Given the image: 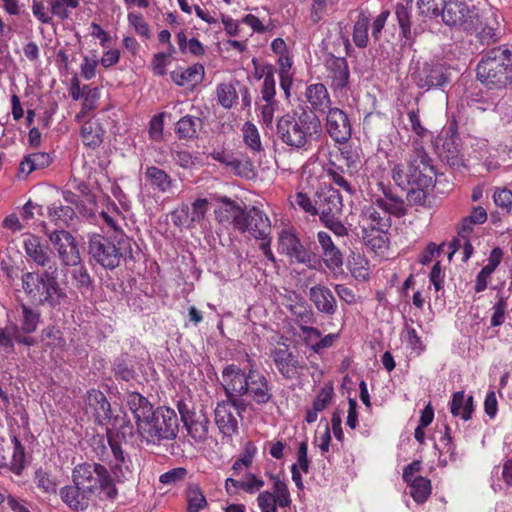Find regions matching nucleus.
<instances>
[{"label":"nucleus","mask_w":512,"mask_h":512,"mask_svg":"<svg viewBox=\"0 0 512 512\" xmlns=\"http://www.w3.org/2000/svg\"><path fill=\"white\" fill-rule=\"evenodd\" d=\"M34 481L37 487L45 493H54L56 491L55 481L42 468L35 471Z\"/></svg>","instance_id":"nucleus-58"},{"label":"nucleus","mask_w":512,"mask_h":512,"mask_svg":"<svg viewBox=\"0 0 512 512\" xmlns=\"http://www.w3.org/2000/svg\"><path fill=\"white\" fill-rule=\"evenodd\" d=\"M16 323H12L17 345L34 347L38 339L33 336L41 322V312L26 303H20L15 310Z\"/></svg>","instance_id":"nucleus-11"},{"label":"nucleus","mask_w":512,"mask_h":512,"mask_svg":"<svg viewBox=\"0 0 512 512\" xmlns=\"http://www.w3.org/2000/svg\"><path fill=\"white\" fill-rule=\"evenodd\" d=\"M113 371L117 379H121L127 382L132 380L135 376L132 365L127 363L124 358L115 359L113 363Z\"/></svg>","instance_id":"nucleus-59"},{"label":"nucleus","mask_w":512,"mask_h":512,"mask_svg":"<svg viewBox=\"0 0 512 512\" xmlns=\"http://www.w3.org/2000/svg\"><path fill=\"white\" fill-rule=\"evenodd\" d=\"M406 162L407 169L402 164H396L392 169V179L397 186L404 190L410 186H434L437 172L421 141H412Z\"/></svg>","instance_id":"nucleus-5"},{"label":"nucleus","mask_w":512,"mask_h":512,"mask_svg":"<svg viewBox=\"0 0 512 512\" xmlns=\"http://www.w3.org/2000/svg\"><path fill=\"white\" fill-rule=\"evenodd\" d=\"M477 78L489 87L512 84V51L499 46L487 51L477 65Z\"/></svg>","instance_id":"nucleus-8"},{"label":"nucleus","mask_w":512,"mask_h":512,"mask_svg":"<svg viewBox=\"0 0 512 512\" xmlns=\"http://www.w3.org/2000/svg\"><path fill=\"white\" fill-rule=\"evenodd\" d=\"M507 309V298L499 293L497 295V301L493 306V314L491 317V326H501L505 321V312Z\"/></svg>","instance_id":"nucleus-56"},{"label":"nucleus","mask_w":512,"mask_h":512,"mask_svg":"<svg viewBox=\"0 0 512 512\" xmlns=\"http://www.w3.org/2000/svg\"><path fill=\"white\" fill-rule=\"evenodd\" d=\"M327 177L337 186L342 188L349 195H353L356 189L345 177V170L334 162H329L325 168Z\"/></svg>","instance_id":"nucleus-39"},{"label":"nucleus","mask_w":512,"mask_h":512,"mask_svg":"<svg viewBox=\"0 0 512 512\" xmlns=\"http://www.w3.org/2000/svg\"><path fill=\"white\" fill-rule=\"evenodd\" d=\"M359 223L364 234L369 230L386 233L391 227V217L378 207L375 199L372 204L363 207Z\"/></svg>","instance_id":"nucleus-20"},{"label":"nucleus","mask_w":512,"mask_h":512,"mask_svg":"<svg viewBox=\"0 0 512 512\" xmlns=\"http://www.w3.org/2000/svg\"><path fill=\"white\" fill-rule=\"evenodd\" d=\"M494 202L496 206L502 208L506 212H510L512 207V191L509 189H501L495 191Z\"/></svg>","instance_id":"nucleus-64"},{"label":"nucleus","mask_w":512,"mask_h":512,"mask_svg":"<svg viewBox=\"0 0 512 512\" xmlns=\"http://www.w3.org/2000/svg\"><path fill=\"white\" fill-rule=\"evenodd\" d=\"M72 480L92 496L98 493L101 498L114 500L118 495L109 470L99 463L76 465L72 471Z\"/></svg>","instance_id":"nucleus-9"},{"label":"nucleus","mask_w":512,"mask_h":512,"mask_svg":"<svg viewBox=\"0 0 512 512\" xmlns=\"http://www.w3.org/2000/svg\"><path fill=\"white\" fill-rule=\"evenodd\" d=\"M242 99V105L247 107L251 103V96L246 85L239 81L231 82L226 90V108H230L235 99Z\"/></svg>","instance_id":"nucleus-43"},{"label":"nucleus","mask_w":512,"mask_h":512,"mask_svg":"<svg viewBox=\"0 0 512 512\" xmlns=\"http://www.w3.org/2000/svg\"><path fill=\"white\" fill-rule=\"evenodd\" d=\"M467 32L475 34L481 44L489 45L500 39V31L498 28L491 25L488 21H483L479 12L477 13L475 22L473 23V28Z\"/></svg>","instance_id":"nucleus-32"},{"label":"nucleus","mask_w":512,"mask_h":512,"mask_svg":"<svg viewBox=\"0 0 512 512\" xmlns=\"http://www.w3.org/2000/svg\"><path fill=\"white\" fill-rule=\"evenodd\" d=\"M376 203L382 211H385L389 217L391 215L402 217L407 213V209L402 197L392 198L391 200H382V197H377Z\"/></svg>","instance_id":"nucleus-46"},{"label":"nucleus","mask_w":512,"mask_h":512,"mask_svg":"<svg viewBox=\"0 0 512 512\" xmlns=\"http://www.w3.org/2000/svg\"><path fill=\"white\" fill-rule=\"evenodd\" d=\"M327 80L334 93L346 94L350 83V70L344 57L329 55L325 60Z\"/></svg>","instance_id":"nucleus-18"},{"label":"nucleus","mask_w":512,"mask_h":512,"mask_svg":"<svg viewBox=\"0 0 512 512\" xmlns=\"http://www.w3.org/2000/svg\"><path fill=\"white\" fill-rule=\"evenodd\" d=\"M21 282L25 294L39 305L54 309L67 299V293L59 282L56 263L42 270L23 273Z\"/></svg>","instance_id":"nucleus-4"},{"label":"nucleus","mask_w":512,"mask_h":512,"mask_svg":"<svg viewBox=\"0 0 512 512\" xmlns=\"http://www.w3.org/2000/svg\"><path fill=\"white\" fill-rule=\"evenodd\" d=\"M210 205V202L206 198H198L192 204L190 207V217L192 219L193 224L201 222L205 214L208 210V207Z\"/></svg>","instance_id":"nucleus-62"},{"label":"nucleus","mask_w":512,"mask_h":512,"mask_svg":"<svg viewBox=\"0 0 512 512\" xmlns=\"http://www.w3.org/2000/svg\"><path fill=\"white\" fill-rule=\"evenodd\" d=\"M71 278L75 287L80 291L82 296L93 291V280L87 268L80 262L77 266H72Z\"/></svg>","instance_id":"nucleus-37"},{"label":"nucleus","mask_w":512,"mask_h":512,"mask_svg":"<svg viewBox=\"0 0 512 512\" xmlns=\"http://www.w3.org/2000/svg\"><path fill=\"white\" fill-rule=\"evenodd\" d=\"M127 405L143 442L148 445H160L163 441L176 438L179 422L173 409L165 406L154 408L152 403L138 392H132L127 396Z\"/></svg>","instance_id":"nucleus-2"},{"label":"nucleus","mask_w":512,"mask_h":512,"mask_svg":"<svg viewBox=\"0 0 512 512\" xmlns=\"http://www.w3.org/2000/svg\"><path fill=\"white\" fill-rule=\"evenodd\" d=\"M450 412L454 417H460L464 421L470 420L474 412L473 396H466L464 391L455 392L450 402Z\"/></svg>","instance_id":"nucleus-30"},{"label":"nucleus","mask_w":512,"mask_h":512,"mask_svg":"<svg viewBox=\"0 0 512 512\" xmlns=\"http://www.w3.org/2000/svg\"><path fill=\"white\" fill-rule=\"evenodd\" d=\"M11 442L13 444V454L7 469H9L13 474L20 476L27 464L25 447L15 435L11 438Z\"/></svg>","instance_id":"nucleus-36"},{"label":"nucleus","mask_w":512,"mask_h":512,"mask_svg":"<svg viewBox=\"0 0 512 512\" xmlns=\"http://www.w3.org/2000/svg\"><path fill=\"white\" fill-rule=\"evenodd\" d=\"M100 217L107 224L108 227L113 229L115 232H120L119 221L122 220V214L115 203L107 205L106 210L100 213Z\"/></svg>","instance_id":"nucleus-53"},{"label":"nucleus","mask_w":512,"mask_h":512,"mask_svg":"<svg viewBox=\"0 0 512 512\" xmlns=\"http://www.w3.org/2000/svg\"><path fill=\"white\" fill-rule=\"evenodd\" d=\"M305 97L315 111L325 112L331 108L329 93L326 86L322 83L308 85L305 91Z\"/></svg>","instance_id":"nucleus-29"},{"label":"nucleus","mask_w":512,"mask_h":512,"mask_svg":"<svg viewBox=\"0 0 512 512\" xmlns=\"http://www.w3.org/2000/svg\"><path fill=\"white\" fill-rule=\"evenodd\" d=\"M202 74L203 67L201 65H194L183 71H173L171 77L177 85L184 86L188 82L199 81Z\"/></svg>","instance_id":"nucleus-48"},{"label":"nucleus","mask_w":512,"mask_h":512,"mask_svg":"<svg viewBox=\"0 0 512 512\" xmlns=\"http://www.w3.org/2000/svg\"><path fill=\"white\" fill-rule=\"evenodd\" d=\"M255 452V446L251 442H248L245 446L244 452L232 465V470L235 475L239 474L240 471L244 468H248L252 464Z\"/></svg>","instance_id":"nucleus-54"},{"label":"nucleus","mask_w":512,"mask_h":512,"mask_svg":"<svg viewBox=\"0 0 512 512\" xmlns=\"http://www.w3.org/2000/svg\"><path fill=\"white\" fill-rule=\"evenodd\" d=\"M478 9L470 7L464 0H448L443 6L442 21L450 27H457L464 31L473 28Z\"/></svg>","instance_id":"nucleus-15"},{"label":"nucleus","mask_w":512,"mask_h":512,"mask_svg":"<svg viewBox=\"0 0 512 512\" xmlns=\"http://www.w3.org/2000/svg\"><path fill=\"white\" fill-rule=\"evenodd\" d=\"M308 297L318 312L326 315L336 313L337 301L333 292L327 286L322 284L312 286L309 289Z\"/></svg>","instance_id":"nucleus-25"},{"label":"nucleus","mask_w":512,"mask_h":512,"mask_svg":"<svg viewBox=\"0 0 512 512\" xmlns=\"http://www.w3.org/2000/svg\"><path fill=\"white\" fill-rule=\"evenodd\" d=\"M321 131L319 118L307 109L281 116L276 125V135L281 142L298 150H307Z\"/></svg>","instance_id":"nucleus-3"},{"label":"nucleus","mask_w":512,"mask_h":512,"mask_svg":"<svg viewBox=\"0 0 512 512\" xmlns=\"http://www.w3.org/2000/svg\"><path fill=\"white\" fill-rule=\"evenodd\" d=\"M49 241L57 252L63 266H77L81 262L78 243L74 236L65 229L46 232Z\"/></svg>","instance_id":"nucleus-17"},{"label":"nucleus","mask_w":512,"mask_h":512,"mask_svg":"<svg viewBox=\"0 0 512 512\" xmlns=\"http://www.w3.org/2000/svg\"><path fill=\"white\" fill-rule=\"evenodd\" d=\"M325 129L336 143L344 144L351 138L350 119L347 113L338 107H331L326 111Z\"/></svg>","instance_id":"nucleus-19"},{"label":"nucleus","mask_w":512,"mask_h":512,"mask_svg":"<svg viewBox=\"0 0 512 512\" xmlns=\"http://www.w3.org/2000/svg\"><path fill=\"white\" fill-rule=\"evenodd\" d=\"M107 442L114 457V463L110 466V474H112L113 480L123 483L132 477L130 457L122 450L121 445L117 441L108 437Z\"/></svg>","instance_id":"nucleus-22"},{"label":"nucleus","mask_w":512,"mask_h":512,"mask_svg":"<svg viewBox=\"0 0 512 512\" xmlns=\"http://www.w3.org/2000/svg\"><path fill=\"white\" fill-rule=\"evenodd\" d=\"M85 404L86 412L93 415L95 422L101 426L107 427L108 436L110 433L109 426L117 428L120 421H123L118 415H113L111 404L100 390H89L85 396Z\"/></svg>","instance_id":"nucleus-12"},{"label":"nucleus","mask_w":512,"mask_h":512,"mask_svg":"<svg viewBox=\"0 0 512 512\" xmlns=\"http://www.w3.org/2000/svg\"><path fill=\"white\" fill-rule=\"evenodd\" d=\"M182 421L187 428L188 433L196 440L204 439L208 433V420L204 415H196L189 412L185 404L178 405Z\"/></svg>","instance_id":"nucleus-28"},{"label":"nucleus","mask_w":512,"mask_h":512,"mask_svg":"<svg viewBox=\"0 0 512 512\" xmlns=\"http://www.w3.org/2000/svg\"><path fill=\"white\" fill-rule=\"evenodd\" d=\"M52 158L49 153L36 152L24 157L19 165V176L27 177L36 170L44 169L50 165Z\"/></svg>","instance_id":"nucleus-33"},{"label":"nucleus","mask_w":512,"mask_h":512,"mask_svg":"<svg viewBox=\"0 0 512 512\" xmlns=\"http://www.w3.org/2000/svg\"><path fill=\"white\" fill-rule=\"evenodd\" d=\"M145 177L153 190L166 193L172 186V178L162 169L156 166H148Z\"/></svg>","instance_id":"nucleus-34"},{"label":"nucleus","mask_w":512,"mask_h":512,"mask_svg":"<svg viewBox=\"0 0 512 512\" xmlns=\"http://www.w3.org/2000/svg\"><path fill=\"white\" fill-rule=\"evenodd\" d=\"M226 167L238 177L252 179L255 177V170L252 161L241 153L226 156Z\"/></svg>","instance_id":"nucleus-31"},{"label":"nucleus","mask_w":512,"mask_h":512,"mask_svg":"<svg viewBox=\"0 0 512 512\" xmlns=\"http://www.w3.org/2000/svg\"><path fill=\"white\" fill-rule=\"evenodd\" d=\"M50 12L60 20H66L70 14L68 8L76 9L80 5V0H50Z\"/></svg>","instance_id":"nucleus-50"},{"label":"nucleus","mask_w":512,"mask_h":512,"mask_svg":"<svg viewBox=\"0 0 512 512\" xmlns=\"http://www.w3.org/2000/svg\"><path fill=\"white\" fill-rule=\"evenodd\" d=\"M23 247L26 255L37 265L47 268L52 265V259L48 252V247L42 244L39 237L28 234L23 240Z\"/></svg>","instance_id":"nucleus-27"},{"label":"nucleus","mask_w":512,"mask_h":512,"mask_svg":"<svg viewBox=\"0 0 512 512\" xmlns=\"http://www.w3.org/2000/svg\"><path fill=\"white\" fill-rule=\"evenodd\" d=\"M276 81L272 67H267L264 72V80L261 87V98L264 101H276Z\"/></svg>","instance_id":"nucleus-52"},{"label":"nucleus","mask_w":512,"mask_h":512,"mask_svg":"<svg viewBox=\"0 0 512 512\" xmlns=\"http://www.w3.org/2000/svg\"><path fill=\"white\" fill-rule=\"evenodd\" d=\"M273 481L272 491H262L257 496V504L261 512H278V507L289 508L292 504L288 485L278 475L268 474Z\"/></svg>","instance_id":"nucleus-13"},{"label":"nucleus","mask_w":512,"mask_h":512,"mask_svg":"<svg viewBox=\"0 0 512 512\" xmlns=\"http://www.w3.org/2000/svg\"><path fill=\"white\" fill-rule=\"evenodd\" d=\"M232 363L226 364V398L237 410H245L241 399L247 395L259 405L272 398L271 387L266 376L258 370L255 361L245 349L238 352Z\"/></svg>","instance_id":"nucleus-1"},{"label":"nucleus","mask_w":512,"mask_h":512,"mask_svg":"<svg viewBox=\"0 0 512 512\" xmlns=\"http://www.w3.org/2000/svg\"><path fill=\"white\" fill-rule=\"evenodd\" d=\"M278 251L287 257L290 264H302L315 268L316 254L309 246L304 245L294 228L281 230L278 236Z\"/></svg>","instance_id":"nucleus-10"},{"label":"nucleus","mask_w":512,"mask_h":512,"mask_svg":"<svg viewBox=\"0 0 512 512\" xmlns=\"http://www.w3.org/2000/svg\"><path fill=\"white\" fill-rule=\"evenodd\" d=\"M187 502L188 512H199L207 504L204 495L196 486L189 487L187 491Z\"/></svg>","instance_id":"nucleus-55"},{"label":"nucleus","mask_w":512,"mask_h":512,"mask_svg":"<svg viewBox=\"0 0 512 512\" xmlns=\"http://www.w3.org/2000/svg\"><path fill=\"white\" fill-rule=\"evenodd\" d=\"M172 223L178 228H192L194 224L190 217V207L188 204H181L171 213Z\"/></svg>","instance_id":"nucleus-51"},{"label":"nucleus","mask_w":512,"mask_h":512,"mask_svg":"<svg viewBox=\"0 0 512 512\" xmlns=\"http://www.w3.org/2000/svg\"><path fill=\"white\" fill-rule=\"evenodd\" d=\"M241 131L244 143L252 152L259 153L263 151L260 134L255 124L247 121Z\"/></svg>","instance_id":"nucleus-44"},{"label":"nucleus","mask_w":512,"mask_h":512,"mask_svg":"<svg viewBox=\"0 0 512 512\" xmlns=\"http://www.w3.org/2000/svg\"><path fill=\"white\" fill-rule=\"evenodd\" d=\"M133 241L124 233L114 238L93 233L88 235V254L104 269L114 270L122 260L133 259Z\"/></svg>","instance_id":"nucleus-7"},{"label":"nucleus","mask_w":512,"mask_h":512,"mask_svg":"<svg viewBox=\"0 0 512 512\" xmlns=\"http://www.w3.org/2000/svg\"><path fill=\"white\" fill-rule=\"evenodd\" d=\"M445 0H417L419 14L424 18H437L442 15Z\"/></svg>","instance_id":"nucleus-47"},{"label":"nucleus","mask_w":512,"mask_h":512,"mask_svg":"<svg viewBox=\"0 0 512 512\" xmlns=\"http://www.w3.org/2000/svg\"><path fill=\"white\" fill-rule=\"evenodd\" d=\"M75 215V211L72 207L63 205L61 202H55L48 207V216L50 220L61 229L68 226L74 219Z\"/></svg>","instance_id":"nucleus-35"},{"label":"nucleus","mask_w":512,"mask_h":512,"mask_svg":"<svg viewBox=\"0 0 512 512\" xmlns=\"http://www.w3.org/2000/svg\"><path fill=\"white\" fill-rule=\"evenodd\" d=\"M269 357L273 361L277 372L287 380L297 378L303 370V361L285 343H278L270 349Z\"/></svg>","instance_id":"nucleus-14"},{"label":"nucleus","mask_w":512,"mask_h":512,"mask_svg":"<svg viewBox=\"0 0 512 512\" xmlns=\"http://www.w3.org/2000/svg\"><path fill=\"white\" fill-rule=\"evenodd\" d=\"M410 495L415 502L424 503L430 496L432 491L431 481L423 476H417L410 483Z\"/></svg>","instance_id":"nucleus-40"},{"label":"nucleus","mask_w":512,"mask_h":512,"mask_svg":"<svg viewBox=\"0 0 512 512\" xmlns=\"http://www.w3.org/2000/svg\"><path fill=\"white\" fill-rule=\"evenodd\" d=\"M187 470L184 467L173 468L160 475L159 481L164 485L174 486L187 477Z\"/></svg>","instance_id":"nucleus-57"},{"label":"nucleus","mask_w":512,"mask_h":512,"mask_svg":"<svg viewBox=\"0 0 512 512\" xmlns=\"http://www.w3.org/2000/svg\"><path fill=\"white\" fill-rule=\"evenodd\" d=\"M334 396V389L332 385H325L317 394L316 398L313 401L312 406L316 411L325 410L328 405L331 403L332 398Z\"/></svg>","instance_id":"nucleus-60"},{"label":"nucleus","mask_w":512,"mask_h":512,"mask_svg":"<svg viewBox=\"0 0 512 512\" xmlns=\"http://www.w3.org/2000/svg\"><path fill=\"white\" fill-rule=\"evenodd\" d=\"M459 138L453 131L441 133L434 141L435 151L438 156L450 166L459 163Z\"/></svg>","instance_id":"nucleus-21"},{"label":"nucleus","mask_w":512,"mask_h":512,"mask_svg":"<svg viewBox=\"0 0 512 512\" xmlns=\"http://www.w3.org/2000/svg\"><path fill=\"white\" fill-rule=\"evenodd\" d=\"M128 22L135 29L136 33L143 38H149L150 30L148 24L144 21L142 14L137 12L128 13Z\"/></svg>","instance_id":"nucleus-63"},{"label":"nucleus","mask_w":512,"mask_h":512,"mask_svg":"<svg viewBox=\"0 0 512 512\" xmlns=\"http://www.w3.org/2000/svg\"><path fill=\"white\" fill-rule=\"evenodd\" d=\"M16 333L12 324L4 328H0V347L6 352L11 353L16 345Z\"/></svg>","instance_id":"nucleus-61"},{"label":"nucleus","mask_w":512,"mask_h":512,"mask_svg":"<svg viewBox=\"0 0 512 512\" xmlns=\"http://www.w3.org/2000/svg\"><path fill=\"white\" fill-rule=\"evenodd\" d=\"M317 241L321 248V257L326 268L332 272L340 270L343 266V254L334 244L329 233L319 231Z\"/></svg>","instance_id":"nucleus-24"},{"label":"nucleus","mask_w":512,"mask_h":512,"mask_svg":"<svg viewBox=\"0 0 512 512\" xmlns=\"http://www.w3.org/2000/svg\"><path fill=\"white\" fill-rule=\"evenodd\" d=\"M316 197L320 219L340 215L343 204L338 190L330 186L324 187L317 192Z\"/></svg>","instance_id":"nucleus-23"},{"label":"nucleus","mask_w":512,"mask_h":512,"mask_svg":"<svg viewBox=\"0 0 512 512\" xmlns=\"http://www.w3.org/2000/svg\"><path fill=\"white\" fill-rule=\"evenodd\" d=\"M202 125L198 117L184 116L176 124V133L180 139H194Z\"/></svg>","instance_id":"nucleus-41"},{"label":"nucleus","mask_w":512,"mask_h":512,"mask_svg":"<svg viewBox=\"0 0 512 512\" xmlns=\"http://www.w3.org/2000/svg\"><path fill=\"white\" fill-rule=\"evenodd\" d=\"M395 15L400 27V34L406 40L412 39L410 11L407 5L399 3L395 8Z\"/></svg>","instance_id":"nucleus-49"},{"label":"nucleus","mask_w":512,"mask_h":512,"mask_svg":"<svg viewBox=\"0 0 512 512\" xmlns=\"http://www.w3.org/2000/svg\"><path fill=\"white\" fill-rule=\"evenodd\" d=\"M232 218V224L235 229L248 231L255 239L260 240L259 247L265 257L275 262L270 243H271V223L269 218L260 210L253 208L248 213L245 206L226 198V218Z\"/></svg>","instance_id":"nucleus-6"},{"label":"nucleus","mask_w":512,"mask_h":512,"mask_svg":"<svg viewBox=\"0 0 512 512\" xmlns=\"http://www.w3.org/2000/svg\"><path fill=\"white\" fill-rule=\"evenodd\" d=\"M103 130L96 122L87 121L82 125L81 138L84 145L95 148L102 143Z\"/></svg>","instance_id":"nucleus-42"},{"label":"nucleus","mask_w":512,"mask_h":512,"mask_svg":"<svg viewBox=\"0 0 512 512\" xmlns=\"http://www.w3.org/2000/svg\"><path fill=\"white\" fill-rule=\"evenodd\" d=\"M44 348L61 347L65 344L61 331L54 325H48L40 332L38 344Z\"/></svg>","instance_id":"nucleus-45"},{"label":"nucleus","mask_w":512,"mask_h":512,"mask_svg":"<svg viewBox=\"0 0 512 512\" xmlns=\"http://www.w3.org/2000/svg\"><path fill=\"white\" fill-rule=\"evenodd\" d=\"M59 495L61 500L74 511H85L93 498V496L83 490L82 487L74 483L62 487L59 491Z\"/></svg>","instance_id":"nucleus-26"},{"label":"nucleus","mask_w":512,"mask_h":512,"mask_svg":"<svg viewBox=\"0 0 512 512\" xmlns=\"http://www.w3.org/2000/svg\"><path fill=\"white\" fill-rule=\"evenodd\" d=\"M411 77L415 85L424 91L443 88L450 82L448 69L435 62H425L422 66L416 67Z\"/></svg>","instance_id":"nucleus-16"},{"label":"nucleus","mask_w":512,"mask_h":512,"mask_svg":"<svg viewBox=\"0 0 512 512\" xmlns=\"http://www.w3.org/2000/svg\"><path fill=\"white\" fill-rule=\"evenodd\" d=\"M370 19L368 15L364 12H361L354 23L352 39L354 44L358 48H366L369 42V29Z\"/></svg>","instance_id":"nucleus-38"}]
</instances>
